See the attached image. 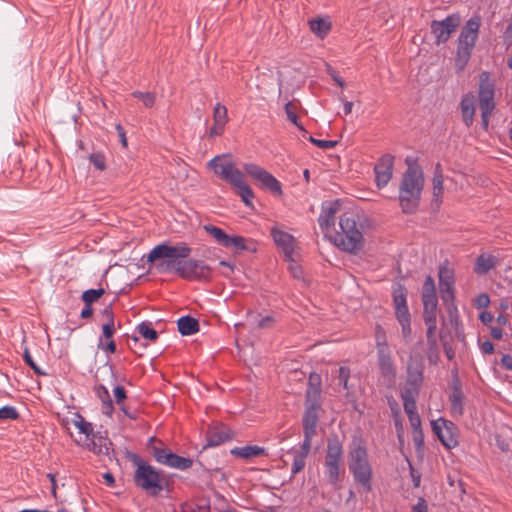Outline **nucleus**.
Masks as SVG:
<instances>
[{
	"label": "nucleus",
	"mask_w": 512,
	"mask_h": 512,
	"mask_svg": "<svg viewBox=\"0 0 512 512\" xmlns=\"http://www.w3.org/2000/svg\"><path fill=\"white\" fill-rule=\"evenodd\" d=\"M152 455L158 463L171 468L172 462L174 461L177 454L166 448L153 447Z\"/></svg>",
	"instance_id": "nucleus-29"
},
{
	"label": "nucleus",
	"mask_w": 512,
	"mask_h": 512,
	"mask_svg": "<svg viewBox=\"0 0 512 512\" xmlns=\"http://www.w3.org/2000/svg\"><path fill=\"white\" fill-rule=\"evenodd\" d=\"M305 464H306V457L295 452L292 467H291L292 475H295V474L299 473L301 470H303L305 467Z\"/></svg>",
	"instance_id": "nucleus-43"
},
{
	"label": "nucleus",
	"mask_w": 512,
	"mask_h": 512,
	"mask_svg": "<svg viewBox=\"0 0 512 512\" xmlns=\"http://www.w3.org/2000/svg\"><path fill=\"white\" fill-rule=\"evenodd\" d=\"M19 416L17 410L13 406H3L0 408V419L15 420Z\"/></svg>",
	"instance_id": "nucleus-46"
},
{
	"label": "nucleus",
	"mask_w": 512,
	"mask_h": 512,
	"mask_svg": "<svg viewBox=\"0 0 512 512\" xmlns=\"http://www.w3.org/2000/svg\"><path fill=\"white\" fill-rule=\"evenodd\" d=\"M225 125H219L218 123L214 122L213 126L210 128L209 136L211 138L219 136L223 133Z\"/></svg>",
	"instance_id": "nucleus-61"
},
{
	"label": "nucleus",
	"mask_w": 512,
	"mask_h": 512,
	"mask_svg": "<svg viewBox=\"0 0 512 512\" xmlns=\"http://www.w3.org/2000/svg\"><path fill=\"white\" fill-rule=\"evenodd\" d=\"M320 410L321 403L305 401V411L303 415V432H311L316 434Z\"/></svg>",
	"instance_id": "nucleus-17"
},
{
	"label": "nucleus",
	"mask_w": 512,
	"mask_h": 512,
	"mask_svg": "<svg viewBox=\"0 0 512 512\" xmlns=\"http://www.w3.org/2000/svg\"><path fill=\"white\" fill-rule=\"evenodd\" d=\"M223 247L230 248L234 247L237 250H245V239L239 235L229 236L227 235V240L224 242Z\"/></svg>",
	"instance_id": "nucleus-41"
},
{
	"label": "nucleus",
	"mask_w": 512,
	"mask_h": 512,
	"mask_svg": "<svg viewBox=\"0 0 512 512\" xmlns=\"http://www.w3.org/2000/svg\"><path fill=\"white\" fill-rule=\"evenodd\" d=\"M479 27L480 19L471 18L467 21L460 33L455 57V68L457 73H461L465 69L471 57V52L478 37Z\"/></svg>",
	"instance_id": "nucleus-6"
},
{
	"label": "nucleus",
	"mask_w": 512,
	"mask_h": 512,
	"mask_svg": "<svg viewBox=\"0 0 512 512\" xmlns=\"http://www.w3.org/2000/svg\"><path fill=\"white\" fill-rule=\"evenodd\" d=\"M89 160L98 170H104L106 167L105 157L101 153H92Z\"/></svg>",
	"instance_id": "nucleus-49"
},
{
	"label": "nucleus",
	"mask_w": 512,
	"mask_h": 512,
	"mask_svg": "<svg viewBox=\"0 0 512 512\" xmlns=\"http://www.w3.org/2000/svg\"><path fill=\"white\" fill-rule=\"evenodd\" d=\"M377 355L381 374L384 378L392 380L395 378V367L391 359L389 347L385 339L377 336Z\"/></svg>",
	"instance_id": "nucleus-12"
},
{
	"label": "nucleus",
	"mask_w": 512,
	"mask_h": 512,
	"mask_svg": "<svg viewBox=\"0 0 512 512\" xmlns=\"http://www.w3.org/2000/svg\"><path fill=\"white\" fill-rule=\"evenodd\" d=\"M501 364L504 368L511 370L512 369V356L503 355L501 358Z\"/></svg>",
	"instance_id": "nucleus-63"
},
{
	"label": "nucleus",
	"mask_w": 512,
	"mask_h": 512,
	"mask_svg": "<svg viewBox=\"0 0 512 512\" xmlns=\"http://www.w3.org/2000/svg\"><path fill=\"white\" fill-rule=\"evenodd\" d=\"M404 411L408 416L410 425L412 429L416 432L418 429H420L421 426V420L420 416L417 412V406L416 404H404Z\"/></svg>",
	"instance_id": "nucleus-33"
},
{
	"label": "nucleus",
	"mask_w": 512,
	"mask_h": 512,
	"mask_svg": "<svg viewBox=\"0 0 512 512\" xmlns=\"http://www.w3.org/2000/svg\"><path fill=\"white\" fill-rule=\"evenodd\" d=\"M411 512H428V507L425 499L419 498L417 503L412 506Z\"/></svg>",
	"instance_id": "nucleus-60"
},
{
	"label": "nucleus",
	"mask_w": 512,
	"mask_h": 512,
	"mask_svg": "<svg viewBox=\"0 0 512 512\" xmlns=\"http://www.w3.org/2000/svg\"><path fill=\"white\" fill-rule=\"evenodd\" d=\"M271 235L276 245L282 250L287 260H293L295 239L289 233L278 228H272Z\"/></svg>",
	"instance_id": "nucleus-15"
},
{
	"label": "nucleus",
	"mask_w": 512,
	"mask_h": 512,
	"mask_svg": "<svg viewBox=\"0 0 512 512\" xmlns=\"http://www.w3.org/2000/svg\"><path fill=\"white\" fill-rule=\"evenodd\" d=\"M397 320L402 328V334L405 338L409 337L411 334V326H410V315H401L397 317Z\"/></svg>",
	"instance_id": "nucleus-48"
},
{
	"label": "nucleus",
	"mask_w": 512,
	"mask_h": 512,
	"mask_svg": "<svg viewBox=\"0 0 512 512\" xmlns=\"http://www.w3.org/2000/svg\"><path fill=\"white\" fill-rule=\"evenodd\" d=\"M104 294V289H88L83 292L82 300L84 304L91 305L93 302H96L102 295Z\"/></svg>",
	"instance_id": "nucleus-40"
},
{
	"label": "nucleus",
	"mask_w": 512,
	"mask_h": 512,
	"mask_svg": "<svg viewBox=\"0 0 512 512\" xmlns=\"http://www.w3.org/2000/svg\"><path fill=\"white\" fill-rule=\"evenodd\" d=\"M229 439H230V436L225 431L224 427H222L221 429L214 428L208 432L207 444H208V446L215 447Z\"/></svg>",
	"instance_id": "nucleus-30"
},
{
	"label": "nucleus",
	"mask_w": 512,
	"mask_h": 512,
	"mask_svg": "<svg viewBox=\"0 0 512 512\" xmlns=\"http://www.w3.org/2000/svg\"><path fill=\"white\" fill-rule=\"evenodd\" d=\"M474 304L479 309L488 307L490 304V298H489L488 294L482 293V294L478 295L474 301Z\"/></svg>",
	"instance_id": "nucleus-52"
},
{
	"label": "nucleus",
	"mask_w": 512,
	"mask_h": 512,
	"mask_svg": "<svg viewBox=\"0 0 512 512\" xmlns=\"http://www.w3.org/2000/svg\"><path fill=\"white\" fill-rule=\"evenodd\" d=\"M274 323V318L272 315H266L264 317H261L257 323L256 326L258 328H269Z\"/></svg>",
	"instance_id": "nucleus-56"
},
{
	"label": "nucleus",
	"mask_w": 512,
	"mask_h": 512,
	"mask_svg": "<svg viewBox=\"0 0 512 512\" xmlns=\"http://www.w3.org/2000/svg\"><path fill=\"white\" fill-rule=\"evenodd\" d=\"M424 185L423 173L417 167H408L399 187V202L404 213H413L419 204Z\"/></svg>",
	"instance_id": "nucleus-4"
},
{
	"label": "nucleus",
	"mask_w": 512,
	"mask_h": 512,
	"mask_svg": "<svg viewBox=\"0 0 512 512\" xmlns=\"http://www.w3.org/2000/svg\"><path fill=\"white\" fill-rule=\"evenodd\" d=\"M368 218L359 212L349 211L340 216L338 231L335 235V244L343 251L356 253L362 249L364 232L368 226Z\"/></svg>",
	"instance_id": "nucleus-1"
},
{
	"label": "nucleus",
	"mask_w": 512,
	"mask_h": 512,
	"mask_svg": "<svg viewBox=\"0 0 512 512\" xmlns=\"http://www.w3.org/2000/svg\"><path fill=\"white\" fill-rule=\"evenodd\" d=\"M303 434H304V440H303L302 445H301V450L297 451V453L303 455L304 457H307V455L309 454L310 449H311L312 438L316 434L311 433V432H303Z\"/></svg>",
	"instance_id": "nucleus-45"
},
{
	"label": "nucleus",
	"mask_w": 512,
	"mask_h": 512,
	"mask_svg": "<svg viewBox=\"0 0 512 512\" xmlns=\"http://www.w3.org/2000/svg\"><path fill=\"white\" fill-rule=\"evenodd\" d=\"M114 411L112 400L102 402V412L107 416H111Z\"/></svg>",
	"instance_id": "nucleus-62"
},
{
	"label": "nucleus",
	"mask_w": 512,
	"mask_h": 512,
	"mask_svg": "<svg viewBox=\"0 0 512 512\" xmlns=\"http://www.w3.org/2000/svg\"><path fill=\"white\" fill-rule=\"evenodd\" d=\"M86 447L97 455L110 456L112 443L108 437L101 432H94L89 439H86Z\"/></svg>",
	"instance_id": "nucleus-16"
},
{
	"label": "nucleus",
	"mask_w": 512,
	"mask_h": 512,
	"mask_svg": "<svg viewBox=\"0 0 512 512\" xmlns=\"http://www.w3.org/2000/svg\"><path fill=\"white\" fill-rule=\"evenodd\" d=\"M115 333V323L114 320L106 321L102 325V339H111L113 334Z\"/></svg>",
	"instance_id": "nucleus-50"
},
{
	"label": "nucleus",
	"mask_w": 512,
	"mask_h": 512,
	"mask_svg": "<svg viewBox=\"0 0 512 512\" xmlns=\"http://www.w3.org/2000/svg\"><path fill=\"white\" fill-rule=\"evenodd\" d=\"M479 106L480 110H494V84L489 79L488 72H482L479 84Z\"/></svg>",
	"instance_id": "nucleus-13"
},
{
	"label": "nucleus",
	"mask_w": 512,
	"mask_h": 512,
	"mask_svg": "<svg viewBox=\"0 0 512 512\" xmlns=\"http://www.w3.org/2000/svg\"><path fill=\"white\" fill-rule=\"evenodd\" d=\"M393 303L395 307L396 317L403 315H410L407 303L405 289L399 286L393 292Z\"/></svg>",
	"instance_id": "nucleus-24"
},
{
	"label": "nucleus",
	"mask_w": 512,
	"mask_h": 512,
	"mask_svg": "<svg viewBox=\"0 0 512 512\" xmlns=\"http://www.w3.org/2000/svg\"><path fill=\"white\" fill-rule=\"evenodd\" d=\"M213 120L214 122L218 123L219 125H225L228 121V114H227V108L217 103L214 107L213 111Z\"/></svg>",
	"instance_id": "nucleus-38"
},
{
	"label": "nucleus",
	"mask_w": 512,
	"mask_h": 512,
	"mask_svg": "<svg viewBox=\"0 0 512 512\" xmlns=\"http://www.w3.org/2000/svg\"><path fill=\"white\" fill-rule=\"evenodd\" d=\"M203 228L211 237L215 239L218 244L222 246L224 245L228 235L224 230L211 224H206L203 226Z\"/></svg>",
	"instance_id": "nucleus-36"
},
{
	"label": "nucleus",
	"mask_w": 512,
	"mask_h": 512,
	"mask_svg": "<svg viewBox=\"0 0 512 512\" xmlns=\"http://www.w3.org/2000/svg\"><path fill=\"white\" fill-rule=\"evenodd\" d=\"M192 463L193 461L190 458L176 455L171 468L183 471L189 469L192 466Z\"/></svg>",
	"instance_id": "nucleus-42"
},
{
	"label": "nucleus",
	"mask_w": 512,
	"mask_h": 512,
	"mask_svg": "<svg viewBox=\"0 0 512 512\" xmlns=\"http://www.w3.org/2000/svg\"><path fill=\"white\" fill-rule=\"evenodd\" d=\"M73 424L81 434L86 436V439H89L90 436L94 433L92 423L86 421L85 418L78 413L73 419Z\"/></svg>",
	"instance_id": "nucleus-34"
},
{
	"label": "nucleus",
	"mask_w": 512,
	"mask_h": 512,
	"mask_svg": "<svg viewBox=\"0 0 512 512\" xmlns=\"http://www.w3.org/2000/svg\"><path fill=\"white\" fill-rule=\"evenodd\" d=\"M431 427L433 433L437 436V438L441 441L442 445L445 448H448V439L445 438L442 428L447 427V420L443 417H439L438 419L431 420Z\"/></svg>",
	"instance_id": "nucleus-31"
},
{
	"label": "nucleus",
	"mask_w": 512,
	"mask_h": 512,
	"mask_svg": "<svg viewBox=\"0 0 512 512\" xmlns=\"http://www.w3.org/2000/svg\"><path fill=\"white\" fill-rule=\"evenodd\" d=\"M443 193V176L440 170V165L437 164L433 177V196L435 202H441Z\"/></svg>",
	"instance_id": "nucleus-32"
},
{
	"label": "nucleus",
	"mask_w": 512,
	"mask_h": 512,
	"mask_svg": "<svg viewBox=\"0 0 512 512\" xmlns=\"http://www.w3.org/2000/svg\"><path fill=\"white\" fill-rule=\"evenodd\" d=\"M96 394L101 402L111 400L108 389L104 385H99L96 388Z\"/></svg>",
	"instance_id": "nucleus-57"
},
{
	"label": "nucleus",
	"mask_w": 512,
	"mask_h": 512,
	"mask_svg": "<svg viewBox=\"0 0 512 512\" xmlns=\"http://www.w3.org/2000/svg\"><path fill=\"white\" fill-rule=\"evenodd\" d=\"M309 141L321 149H331L334 148L337 144L336 141L315 139L312 136L309 137Z\"/></svg>",
	"instance_id": "nucleus-51"
},
{
	"label": "nucleus",
	"mask_w": 512,
	"mask_h": 512,
	"mask_svg": "<svg viewBox=\"0 0 512 512\" xmlns=\"http://www.w3.org/2000/svg\"><path fill=\"white\" fill-rule=\"evenodd\" d=\"M459 436V430L458 428L450 422V444L449 447L452 449L453 447H456L458 445L457 437Z\"/></svg>",
	"instance_id": "nucleus-53"
},
{
	"label": "nucleus",
	"mask_w": 512,
	"mask_h": 512,
	"mask_svg": "<svg viewBox=\"0 0 512 512\" xmlns=\"http://www.w3.org/2000/svg\"><path fill=\"white\" fill-rule=\"evenodd\" d=\"M350 377V369L344 366L339 367L338 369V384L341 385L344 389H349L348 380Z\"/></svg>",
	"instance_id": "nucleus-47"
},
{
	"label": "nucleus",
	"mask_w": 512,
	"mask_h": 512,
	"mask_svg": "<svg viewBox=\"0 0 512 512\" xmlns=\"http://www.w3.org/2000/svg\"><path fill=\"white\" fill-rule=\"evenodd\" d=\"M243 169L248 176L259 182L263 188L278 195L282 193L280 182L264 168L255 163H245Z\"/></svg>",
	"instance_id": "nucleus-10"
},
{
	"label": "nucleus",
	"mask_w": 512,
	"mask_h": 512,
	"mask_svg": "<svg viewBox=\"0 0 512 512\" xmlns=\"http://www.w3.org/2000/svg\"><path fill=\"white\" fill-rule=\"evenodd\" d=\"M422 302L424 308V321L427 326V338L429 342L436 341L437 334V304L438 298L434 280L427 276L422 288Z\"/></svg>",
	"instance_id": "nucleus-7"
},
{
	"label": "nucleus",
	"mask_w": 512,
	"mask_h": 512,
	"mask_svg": "<svg viewBox=\"0 0 512 512\" xmlns=\"http://www.w3.org/2000/svg\"><path fill=\"white\" fill-rule=\"evenodd\" d=\"M208 167L212 169L216 175L229 182L237 189V193L245 206H252L254 192L245 182L243 172L235 166L229 154L213 157L208 162Z\"/></svg>",
	"instance_id": "nucleus-3"
},
{
	"label": "nucleus",
	"mask_w": 512,
	"mask_h": 512,
	"mask_svg": "<svg viewBox=\"0 0 512 512\" xmlns=\"http://www.w3.org/2000/svg\"><path fill=\"white\" fill-rule=\"evenodd\" d=\"M325 467V475L329 481V483L333 486H336L339 482L340 476V465H324Z\"/></svg>",
	"instance_id": "nucleus-39"
},
{
	"label": "nucleus",
	"mask_w": 512,
	"mask_h": 512,
	"mask_svg": "<svg viewBox=\"0 0 512 512\" xmlns=\"http://www.w3.org/2000/svg\"><path fill=\"white\" fill-rule=\"evenodd\" d=\"M136 331L146 340L155 341L158 338L157 331L152 327L151 322H141L137 325Z\"/></svg>",
	"instance_id": "nucleus-35"
},
{
	"label": "nucleus",
	"mask_w": 512,
	"mask_h": 512,
	"mask_svg": "<svg viewBox=\"0 0 512 512\" xmlns=\"http://www.w3.org/2000/svg\"><path fill=\"white\" fill-rule=\"evenodd\" d=\"M423 383V366L414 358H410L407 366L406 380L401 389V398L404 404H416Z\"/></svg>",
	"instance_id": "nucleus-8"
},
{
	"label": "nucleus",
	"mask_w": 512,
	"mask_h": 512,
	"mask_svg": "<svg viewBox=\"0 0 512 512\" xmlns=\"http://www.w3.org/2000/svg\"><path fill=\"white\" fill-rule=\"evenodd\" d=\"M348 467L356 483L366 492L371 491L372 467L368 460V452L361 439H354L348 453Z\"/></svg>",
	"instance_id": "nucleus-5"
},
{
	"label": "nucleus",
	"mask_w": 512,
	"mask_h": 512,
	"mask_svg": "<svg viewBox=\"0 0 512 512\" xmlns=\"http://www.w3.org/2000/svg\"><path fill=\"white\" fill-rule=\"evenodd\" d=\"M394 157L390 154L383 155L374 167L376 184L378 188L385 187L392 178Z\"/></svg>",
	"instance_id": "nucleus-14"
},
{
	"label": "nucleus",
	"mask_w": 512,
	"mask_h": 512,
	"mask_svg": "<svg viewBox=\"0 0 512 512\" xmlns=\"http://www.w3.org/2000/svg\"><path fill=\"white\" fill-rule=\"evenodd\" d=\"M177 325L179 333L184 336L193 335L199 330L198 321L191 316L180 317Z\"/></svg>",
	"instance_id": "nucleus-25"
},
{
	"label": "nucleus",
	"mask_w": 512,
	"mask_h": 512,
	"mask_svg": "<svg viewBox=\"0 0 512 512\" xmlns=\"http://www.w3.org/2000/svg\"><path fill=\"white\" fill-rule=\"evenodd\" d=\"M465 396L462 392V384L457 375H454L452 381V399L450 405V414L453 417L463 414Z\"/></svg>",
	"instance_id": "nucleus-19"
},
{
	"label": "nucleus",
	"mask_w": 512,
	"mask_h": 512,
	"mask_svg": "<svg viewBox=\"0 0 512 512\" xmlns=\"http://www.w3.org/2000/svg\"><path fill=\"white\" fill-rule=\"evenodd\" d=\"M191 254V248L184 242L171 245L163 242L156 245L147 255V262L155 264L160 273L180 275L183 263Z\"/></svg>",
	"instance_id": "nucleus-2"
},
{
	"label": "nucleus",
	"mask_w": 512,
	"mask_h": 512,
	"mask_svg": "<svg viewBox=\"0 0 512 512\" xmlns=\"http://www.w3.org/2000/svg\"><path fill=\"white\" fill-rule=\"evenodd\" d=\"M504 39L508 43V45L512 44V20L506 28V31L504 33Z\"/></svg>",
	"instance_id": "nucleus-64"
},
{
	"label": "nucleus",
	"mask_w": 512,
	"mask_h": 512,
	"mask_svg": "<svg viewBox=\"0 0 512 512\" xmlns=\"http://www.w3.org/2000/svg\"><path fill=\"white\" fill-rule=\"evenodd\" d=\"M461 111L463 121L467 126L473 123V117L475 113L474 99L472 96H464L461 101Z\"/></svg>",
	"instance_id": "nucleus-28"
},
{
	"label": "nucleus",
	"mask_w": 512,
	"mask_h": 512,
	"mask_svg": "<svg viewBox=\"0 0 512 512\" xmlns=\"http://www.w3.org/2000/svg\"><path fill=\"white\" fill-rule=\"evenodd\" d=\"M446 263H447V260L444 261L443 265L439 269L440 291H441V297L444 302L447 301V294H448V270L445 267Z\"/></svg>",
	"instance_id": "nucleus-37"
},
{
	"label": "nucleus",
	"mask_w": 512,
	"mask_h": 512,
	"mask_svg": "<svg viewBox=\"0 0 512 512\" xmlns=\"http://www.w3.org/2000/svg\"><path fill=\"white\" fill-rule=\"evenodd\" d=\"M98 347L108 353H114L116 351V344L111 339L104 345L102 337H100Z\"/></svg>",
	"instance_id": "nucleus-55"
},
{
	"label": "nucleus",
	"mask_w": 512,
	"mask_h": 512,
	"mask_svg": "<svg viewBox=\"0 0 512 512\" xmlns=\"http://www.w3.org/2000/svg\"><path fill=\"white\" fill-rule=\"evenodd\" d=\"M338 209V201L327 202L322 205V210L318 218V223L323 231H328L335 225V215Z\"/></svg>",
	"instance_id": "nucleus-20"
},
{
	"label": "nucleus",
	"mask_w": 512,
	"mask_h": 512,
	"mask_svg": "<svg viewBox=\"0 0 512 512\" xmlns=\"http://www.w3.org/2000/svg\"><path fill=\"white\" fill-rule=\"evenodd\" d=\"M285 112L287 114V117L288 119L294 124L296 125L297 127H299L300 129H303L299 124H298V118H297V115L292 111L291 109V103L288 102L286 105H285Z\"/></svg>",
	"instance_id": "nucleus-58"
},
{
	"label": "nucleus",
	"mask_w": 512,
	"mask_h": 512,
	"mask_svg": "<svg viewBox=\"0 0 512 512\" xmlns=\"http://www.w3.org/2000/svg\"><path fill=\"white\" fill-rule=\"evenodd\" d=\"M113 395L116 403L118 404L124 401L127 397L126 391L122 386H115L113 389Z\"/></svg>",
	"instance_id": "nucleus-54"
},
{
	"label": "nucleus",
	"mask_w": 512,
	"mask_h": 512,
	"mask_svg": "<svg viewBox=\"0 0 512 512\" xmlns=\"http://www.w3.org/2000/svg\"><path fill=\"white\" fill-rule=\"evenodd\" d=\"M156 96L152 92H145V96L142 99V103L146 108H152L155 104Z\"/></svg>",
	"instance_id": "nucleus-59"
},
{
	"label": "nucleus",
	"mask_w": 512,
	"mask_h": 512,
	"mask_svg": "<svg viewBox=\"0 0 512 512\" xmlns=\"http://www.w3.org/2000/svg\"><path fill=\"white\" fill-rule=\"evenodd\" d=\"M342 458H343L342 442L336 435L329 437L328 441H327V450H326L324 465H341Z\"/></svg>",
	"instance_id": "nucleus-18"
},
{
	"label": "nucleus",
	"mask_w": 512,
	"mask_h": 512,
	"mask_svg": "<svg viewBox=\"0 0 512 512\" xmlns=\"http://www.w3.org/2000/svg\"><path fill=\"white\" fill-rule=\"evenodd\" d=\"M265 449L257 445H247L243 447H235L231 450V454L243 459H250L263 455Z\"/></svg>",
	"instance_id": "nucleus-26"
},
{
	"label": "nucleus",
	"mask_w": 512,
	"mask_h": 512,
	"mask_svg": "<svg viewBox=\"0 0 512 512\" xmlns=\"http://www.w3.org/2000/svg\"><path fill=\"white\" fill-rule=\"evenodd\" d=\"M311 32L320 39H324L332 28L329 17H318L309 21Z\"/></svg>",
	"instance_id": "nucleus-22"
},
{
	"label": "nucleus",
	"mask_w": 512,
	"mask_h": 512,
	"mask_svg": "<svg viewBox=\"0 0 512 512\" xmlns=\"http://www.w3.org/2000/svg\"><path fill=\"white\" fill-rule=\"evenodd\" d=\"M305 401L321 403V378L316 373H312L309 376Z\"/></svg>",
	"instance_id": "nucleus-23"
},
{
	"label": "nucleus",
	"mask_w": 512,
	"mask_h": 512,
	"mask_svg": "<svg viewBox=\"0 0 512 512\" xmlns=\"http://www.w3.org/2000/svg\"><path fill=\"white\" fill-rule=\"evenodd\" d=\"M498 264V259L488 253H482L476 258L474 272L478 275H486Z\"/></svg>",
	"instance_id": "nucleus-21"
},
{
	"label": "nucleus",
	"mask_w": 512,
	"mask_h": 512,
	"mask_svg": "<svg viewBox=\"0 0 512 512\" xmlns=\"http://www.w3.org/2000/svg\"><path fill=\"white\" fill-rule=\"evenodd\" d=\"M23 359L25 363L37 374V375H46L44 371L40 369V367L33 360L28 348H25L23 352Z\"/></svg>",
	"instance_id": "nucleus-44"
},
{
	"label": "nucleus",
	"mask_w": 512,
	"mask_h": 512,
	"mask_svg": "<svg viewBox=\"0 0 512 512\" xmlns=\"http://www.w3.org/2000/svg\"><path fill=\"white\" fill-rule=\"evenodd\" d=\"M135 464L137 465L134 475L135 484L152 495H157L162 490L159 473L140 458L135 460Z\"/></svg>",
	"instance_id": "nucleus-9"
},
{
	"label": "nucleus",
	"mask_w": 512,
	"mask_h": 512,
	"mask_svg": "<svg viewBox=\"0 0 512 512\" xmlns=\"http://www.w3.org/2000/svg\"><path fill=\"white\" fill-rule=\"evenodd\" d=\"M431 29L437 44L448 41V17L441 21H433Z\"/></svg>",
	"instance_id": "nucleus-27"
},
{
	"label": "nucleus",
	"mask_w": 512,
	"mask_h": 512,
	"mask_svg": "<svg viewBox=\"0 0 512 512\" xmlns=\"http://www.w3.org/2000/svg\"><path fill=\"white\" fill-rule=\"evenodd\" d=\"M211 275L210 267L202 260L186 258L181 269L180 277L187 280H208Z\"/></svg>",
	"instance_id": "nucleus-11"
}]
</instances>
